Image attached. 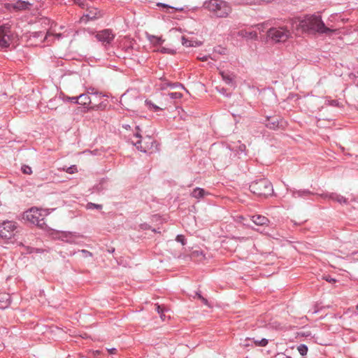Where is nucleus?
Listing matches in <instances>:
<instances>
[{"label":"nucleus","mask_w":358,"mask_h":358,"mask_svg":"<svg viewBox=\"0 0 358 358\" xmlns=\"http://www.w3.org/2000/svg\"><path fill=\"white\" fill-rule=\"evenodd\" d=\"M3 345L1 344H0V350H1L3 349Z\"/></svg>","instance_id":"50"},{"label":"nucleus","mask_w":358,"mask_h":358,"mask_svg":"<svg viewBox=\"0 0 358 358\" xmlns=\"http://www.w3.org/2000/svg\"><path fill=\"white\" fill-rule=\"evenodd\" d=\"M182 43L184 46L186 47H194L197 45V43L194 44V41L189 40L188 38H186L185 36L182 37Z\"/></svg>","instance_id":"25"},{"label":"nucleus","mask_w":358,"mask_h":358,"mask_svg":"<svg viewBox=\"0 0 358 358\" xmlns=\"http://www.w3.org/2000/svg\"><path fill=\"white\" fill-rule=\"evenodd\" d=\"M87 94H88V95H90V94L98 95L99 97H103L104 96V95H103L102 93L98 92V90L96 89H95L94 87H89V88H87Z\"/></svg>","instance_id":"26"},{"label":"nucleus","mask_w":358,"mask_h":358,"mask_svg":"<svg viewBox=\"0 0 358 358\" xmlns=\"http://www.w3.org/2000/svg\"><path fill=\"white\" fill-rule=\"evenodd\" d=\"M66 99L71 102V103H76V104H78V102H79V98H78V96H71V97H69L68 96L66 98Z\"/></svg>","instance_id":"39"},{"label":"nucleus","mask_w":358,"mask_h":358,"mask_svg":"<svg viewBox=\"0 0 358 358\" xmlns=\"http://www.w3.org/2000/svg\"><path fill=\"white\" fill-rule=\"evenodd\" d=\"M162 83L160 84V89L164 90H166L167 87L171 88H176V87H181L182 89H185V87L182 84L180 83H171L167 80L166 78H161Z\"/></svg>","instance_id":"16"},{"label":"nucleus","mask_w":358,"mask_h":358,"mask_svg":"<svg viewBox=\"0 0 358 358\" xmlns=\"http://www.w3.org/2000/svg\"><path fill=\"white\" fill-rule=\"evenodd\" d=\"M26 218L28 221L41 229H43L46 225L44 215L42 214V210L37 208H31L29 211H27Z\"/></svg>","instance_id":"6"},{"label":"nucleus","mask_w":358,"mask_h":358,"mask_svg":"<svg viewBox=\"0 0 358 358\" xmlns=\"http://www.w3.org/2000/svg\"><path fill=\"white\" fill-rule=\"evenodd\" d=\"M52 235L53 238L55 239H59L69 243H76V239L78 238L83 237V236L80 234H77L76 233H73L70 231H56L52 232Z\"/></svg>","instance_id":"10"},{"label":"nucleus","mask_w":358,"mask_h":358,"mask_svg":"<svg viewBox=\"0 0 358 358\" xmlns=\"http://www.w3.org/2000/svg\"><path fill=\"white\" fill-rule=\"evenodd\" d=\"M248 340L252 341L255 346L259 347H266L268 343V341L266 338H262L261 340H258L253 338H249Z\"/></svg>","instance_id":"20"},{"label":"nucleus","mask_w":358,"mask_h":358,"mask_svg":"<svg viewBox=\"0 0 358 358\" xmlns=\"http://www.w3.org/2000/svg\"><path fill=\"white\" fill-rule=\"evenodd\" d=\"M96 38L105 46L110 45L115 38V34L110 29H103L97 32Z\"/></svg>","instance_id":"11"},{"label":"nucleus","mask_w":358,"mask_h":358,"mask_svg":"<svg viewBox=\"0 0 358 358\" xmlns=\"http://www.w3.org/2000/svg\"><path fill=\"white\" fill-rule=\"evenodd\" d=\"M134 145L138 150L143 152H152L154 147H155V150H158L157 142L151 136H146L143 139H139L134 143Z\"/></svg>","instance_id":"8"},{"label":"nucleus","mask_w":358,"mask_h":358,"mask_svg":"<svg viewBox=\"0 0 358 358\" xmlns=\"http://www.w3.org/2000/svg\"><path fill=\"white\" fill-rule=\"evenodd\" d=\"M287 190L291 193L293 198H302L308 199L310 196L313 195L314 193L310 192L309 189H296L294 188H287Z\"/></svg>","instance_id":"13"},{"label":"nucleus","mask_w":358,"mask_h":358,"mask_svg":"<svg viewBox=\"0 0 358 358\" xmlns=\"http://www.w3.org/2000/svg\"><path fill=\"white\" fill-rule=\"evenodd\" d=\"M322 197L324 198V199H327V198H329L334 201H336L341 204H343V203H348V199L343 196L341 194H338L337 193H326V194H322Z\"/></svg>","instance_id":"14"},{"label":"nucleus","mask_w":358,"mask_h":358,"mask_svg":"<svg viewBox=\"0 0 358 358\" xmlns=\"http://www.w3.org/2000/svg\"><path fill=\"white\" fill-rule=\"evenodd\" d=\"M323 279L325 280L327 282L330 283H335L336 282V280L334 278H332L329 275H325L323 276Z\"/></svg>","instance_id":"36"},{"label":"nucleus","mask_w":358,"mask_h":358,"mask_svg":"<svg viewBox=\"0 0 358 358\" xmlns=\"http://www.w3.org/2000/svg\"><path fill=\"white\" fill-rule=\"evenodd\" d=\"M31 6L29 1L18 0L12 4V7L15 10H24L29 9Z\"/></svg>","instance_id":"18"},{"label":"nucleus","mask_w":358,"mask_h":358,"mask_svg":"<svg viewBox=\"0 0 358 358\" xmlns=\"http://www.w3.org/2000/svg\"><path fill=\"white\" fill-rule=\"evenodd\" d=\"M17 224L13 221L5 220L0 222V238L11 239L15 236Z\"/></svg>","instance_id":"7"},{"label":"nucleus","mask_w":358,"mask_h":358,"mask_svg":"<svg viewBox=\"0 0 358 358\" xmlns=\"http://www.w3.org/2000/svg\"><path fill=\"white\" fill-rule=\"evenodd\" d=\"M357 309H358V305L357 306Z\"/></svg>","instance_id":"52"},{"label":"nucleus","mask_w":358,"mask_h":358,"mask_svg":"<svg viewBox=\"0 0 358 358\" xmlns=\"http://www.w3.org/2000/svg\"><path fill=\"white\" fill-rule=\"evenodd\" d=\"M196 295L197 296V298L200 300L203 298V296H201V294L199 292H196Z\"/></svg>","instance_id":"45"},{"label":"nucleus","mask_w":358,"mask_h":358,"mask_svg":"<svg viewBox=\"0 0 358 358\" xmlns=\"http://www.w3.org/2000/svg\"><path fill=\"white\" fill-rule=\"evenodd\" d=\"M159 315H160V317L164 320V317L165 316L164 314V312L159 313Z\"/></svg>","instance_id":"47"},{"label":"nucleus","mask_w":358,"mask_h":358,"mask_svg":"<svg viewBox=\"0 0 358 358\" xmlns=\"http://www.w3.org/2000/svg\"><path fill=\"white\" fill-rule=\"evenodd\" d=\"M78 104L83 106H90L89 107H87V110H104L107 106V103L104 101H101L99 104H93L91 101L90 96L87 93L80 94L78 96Z\"/></svg>","instance_id":"9"},{"label":"nucleus","mask_w":358,"mask_h":358,"mask_svg":"<svg viewBox=\"0 0 358 358\" xmlns=\"http://www.w3.org/2000/svg\"><path fill=\"white\" fill-rule=\"evenodd\" d=\"M221 76L222 77L223 80L228 85L233 84L234 78L232 75H230L227 73L221 72Z\"/></svg>","instance_id":"22"},{"label":"nucleus","mask_w":358,"mask_h":358,"mask_svg":"<svg viewBox=\"0 0 358 358\" xmlns=\"http://www.w3.org/2000/svg\"><path fill=\"white\" fill-rule=\"evenodd\" d=\"M103 208V206L101 204H96L92 202H88L86 205L87 209H97V210H101Z\"/></svg>","instance_id":"27"},{"label":"nucleus","mask_w":358,"mask_h":358,"mask_svg":"<svg viewBox=\"0 0 358 358\" xmlns=\"http://www.w3.org/2000/svg\"><path fill=\"white\" fill-rule=\"evenodd\" d=\"M191 257L192 258L199 257L200 259H203L204 257V255L201 251L195 250L191 253Z\"/></svg>","instance_id":"32"},{"label":"nucleus","mask_w":358,"mask_h":358,"mask_svg":"<svg viewBox=\"0 0 358 358\" xmlns=\"http://www.w3.org/2000/svg\"><path fill=\"white\" fill-rule=\"evenodd\" d=\"M251 220L257 226L267 225L269 222L268 219L261 215H255L251 217Z\"/></svg>","instance_id":"17"},{"label":"nucleus","mask_w":358,"mask_h":358,"mask_svg":"<svg viewBox=\"0 0 358 358\" xmlns=\"http://www.w3.org/2000/svg\"><path fill=\"white\" fill-rule=\"evenodd\" d=\"M203 7L217 17H227L231 12L230 4L223 0L206 1Z\"/></svg>","instance_id":"2"},{"label":"nucleus","mask_w":358,"mask_h":358,"mask_svg":"<svg viewBox=\"0 0 358 358\" xmlns=\"http://www.w3.org/2000/svg\"><path fill=\"white\" fill-rule=\"evenodd\" d=\"M33 38H40L43 37V40L46 39L48 37V34L44 36V34L43 31H34L31 35Z\"/></svg>","instance_id":"31"},{"label":"nucleus","mask_w":358,"mask_h":358,"mask_svg":"<svg viewBox=\"0 0 358 358\" xmlns=\"http://www.w3.org/2000/svg\"><path fill=\"white\" fill-rule=\"evenodd\" d=\"M250 190L258 196L267 197L273 193L272 183L266 178H260L252 181L250 185Z\"/></svg>","instance_id":"3"},{"label":"nucleus","mask_w":358,"mask_h":358,"mask_svg":"<svg viewBox=\"0 0 358 358\" xmlns=\"http://www.w3.org/2000/svg\"><path fill=\"white\" fill-rule=\"evenodd\" d=\"M80 252L82 253L83 256L85 258L92 256V252L86 250H81Z\"/></svg>","instance_id":"40"},{"label":"nucleus","mask_w":358,"mask_h":358,"mask_svg":"<svg viewBox=\"0 0 358 358\" xmlns=\"http://www.w3.org/2000/svg\"><path fill=\"white\" fill-rule=\"evenodd\" d=\"M73 3L78 5L81 8H84L85 6V0H72Z\"/></svg>","instance_id":"37"},{"label":"nucleus","mask_w":358,"mask_h":358,"mask_svg":"<svg viewBox=\"0 0 358 358\" xmlns=\"http://www.w3.org/2000/svg\"><path fill=\"white\" fill-rule=\"evenodd\" d=\"M357 61H358V58H357Z\"/></svg>","instance_id":"53"},{"label":"nucleus","mask_w":358,"mask_h":358,"mask_svg":"<svg viewBox=\"0 0 358 358\" xmlns=\"http://www.w3.org/2000/svg\"><path fill=\"white\" fill-rule=\"evenodd\" d=\"M291 36L289 30L286 27H271L267 31V37L275 43L285 42Z\"/></svg>","instance_id":"4"},{"label":"nucleus","mask_w":358,"mask_h":358,"mask_svg":"<svg viewBox=\"0 0 358 358\" xmlns=\"http://www.w3.org/2000/svg\"><path fill=\"white\" fill-rule=\"evenodd\" d=\"M148 39L154 45H160L164 41L161 37L153 35L149 36Z\"/></svg>","instance_id":"21"},{"label":"nucleus","mask_w":358,"mask_h":358,"mask_svg":"<svg viewBox=\"0 0 358 358\" xmlns=\"http://www.w3.org/2000/svg\"><path fill=\"white\" fill-rule=\"evenodd\" d=\"M57 37H60V36H61V34H57Z\"/></svg>","instance_id":"51"},{"label":"nucleus","mask_w":358,"mask_h":358,"mask_svg":"<svg viewBox=\"0 0 358 358\" xmlns=\"http://www.w3.org/2000/svg\"><path fill=\"white\" fill-rule=\"evenodd\" d=\"M117 350L115 348H111L108 350V352L110 354H115Z\"/></svg>","instance_id":"44"},{"label":"nucleus","mask_w":358,"mask_h":358,"mask_svg":"<svg viewBox=\"0 0 358 358\" xmlns=\"http://www.w3.org/2000/svg\"><path fill=\"white\" fill-rule=\"evenodd\" d=\"M23 173L30 175L32 173L31 168L27 165H23L21 168Z\"/></svg>","instance_id":"33"},{"label":"nucleus","mask_w":358,"mask_h":358,"mask_svg":"<svg viewBox=\"0 0 358 358\" xmlns=\"http://www.w3.org/2000/svg\"><path fill=\"white\" fill-rule=\"evenodd\" d=\"M176 241L180 243L182 245L186 244V239L183 235H178L176 238Z\"/></svg>","instance_id":"34"},{"label":"nucleus","mask_w":358,"mask_h":358,"mask_svg":"<svg viewBox=\"0 0 358 358\" xmlns=\"http://www.w3.org/2000/svg\"><path fill=\"white\" fill-rule=\"evenodd\" d=\"M241 36L244 37H249L250 38H257V34L256 31H241L240 32Z\"/></svg>","instance_id":"24"},{"label":"nucleus","mask_w":358,"mask_h":358,"mask_svg":"<svg viewBox=\"0 0 358 358\" xmlns=\"http://www.w3.org/2000/svg\"><path fill=\"white\" fill-rule=\"evenodd\" d=\"M168 96L171 99H180L182 97V94L180 92H170Z\"/></svg>","instance_id":"30"},{"label":"nucleus","mask_w":358,"mask_h":358,"mask_svg":"<svg viewBox=\"0 0 358 358\" xmlns=\"http://www.w3.org/2000/svg\"><path fill=\"white\" fill-rule=\"evenodd\" d=\"M299 26L303 31L308 33L325 34L330 36L337 33L338 29H334L325 25L320 15H306L300 21Z\"/></svg>","instance_id":"1"},{"label":"nucleus","mask_w":358,"mask_h":358,"mask_svg":"<svg viewBox=\"0 0 358 358\" xmlns=\"http://www.w3.org/2000/svg\"><path fill=\"white\" fill-rule=\"evenodd\" d=\"M114 251H115V248H111L110 250H108V252H110V253L114 252Z\"/></svg>","instance_id":"48"},{"label":"nucleus","mask_w":358,"mask_h":358,"mask_svg":"<svg viewBox=\"0 0 358 358\" xmlns=\"http://www.w3.org/2000/svg\"><path fill=\"white\" fill-rule=\"evenodd\" d=\"M11 303V297L8 293H0V309L8 308Z\"/></svg>","instance_id":"15"},{"label":"nucleus","mask_w":358,"mask_h":358,"mask_svg":"<svg viewBox=\"0 0 358 358\" xmlns=\"http://www.w3.org/2000/svg\"><path fill=\"white\" fill-rule=\"evenodd\" d=\"M164 308L163 306H161L159 305H157L156 310L157 311V313L159 314L162 313V312H164Z\"/></svg>","instance_id":"42"},{"label":"nucleus","mask_w":358,"mask_h":358,"mask_svg":"<svg viewBox=\"0 0 358 358\" xmlns=\"http://www.w3.org/2000/svg\"><path fill=\"white\" fill-rule=\"evenodd\" d=\"M145 103V105L148 107V108L152 109L155 112L162 110V108L153 103L150 100L146 99Z\"/></svg>","instance_id":"23"},{"label":"nucleus","mask_w":358,"mask_h":358,"mask_svg":"<svg viewBox=\"0 0 358 358\" xmlns=\"http://www.w3.org/2000/svg\"><path fill=\"white\" fill-rule=\"evenodd\" d=\"M136 132L134 134V136L136 137V138H138L140 139H142V136L140 134V128H139V126H136Z\"/></svg>","instance_id":"41"},{"label":"nucleus","mask_w":358,"mask_h":358,"mask_svg":"<svg viewBox=\"0 0 358 358\" xmlns=\"http://www.w3.org/2000/svg\"><path fill=\"white\" fill-rule=\"evenodd\" d=\"M13 38L11 31V25L6 23L0 26V48H8L10 47Z\"/></svg>","instance_id":"5"},{"label":"nucleus","mask_w":358,"mask_h":358,"mask_svg":"<svg viewBox=\"0 0 358 358\" xmlns=\"http://www.w3.org/2000/svg\"><path fill=\"white\" fill-rule=\"evenodd\" d=\"M201 301H202V303H203V304H205V305H206V306H208V300H207L206 298L203 297V298L201 299Z\"/></svg>","instance_id":"43"},{"label":"nucleus","mask_w":358,"mask_h":358,"mask_svg":"<svg viewBox=\"0 0 358 358\" xmlns=\"http://www.w3.org/2000/svg\"><path fill=\"white\" fill-rule=\"evenodd\" d=\"M266 127L270 129L276 130L283 128V119L276 116H268L266 119Z\"/></svg>","instance_id":"12"},{"label":"nucleus","mask_w":358,"mask_h":358,"mask_svg":"<svg viewBox=\"0 0 358 358\" xmlns=\"http://www.w3.org/2000/svg\"><path fill=\"white\" fill-rule=\"evenodd\" d=\"M297 350L301 355H306L308 352V347L304 344H301L298 346Z\"/></svg>","instance_id":"28"},{"label":"nucleus","mask_w":358,"mask_h":358,"mask_svg":"<svg viewBox=\"0 0 358 358\" xmlns=\"http://www.w3.org/2000/svg\"><path fill=\"white\" fill-rule=\"evenodd\" d=\"M77 171L78 170L76 165L71 166L66 169V172L70 174H73Z\"/></svg>","instance_id":"38"},{"label":"nucleus","mask_w":358,"mask_h":358,"mask_svg":"<svg viewBox=\"0 0 358 358\" xmlns=\"http://www.w3.org/2000/svg\"><path fill=\"white\" fill-rule=\"evenodd\" d=\"M157 6L158 7H163V8H171V9H173V10H175L176 11H183L184 10L183 8H175V7L170 6L168 4L163 3H157Z\"/></svg>","instance_id":"29"},{"label":"nucleus","mask_w":358,"mask_h":358,"mask_svg":"<svg viewBox=\"0 0 358 358\" xmlns=\"http://www.w3.org/2000/svg\"><path fill=\"white\" fill-rule=\"evenodd\" d=\"M159 51L162 53H168L171 55H173L176 52L175 50L164 47H162Z\"/></svg>","instance_id":"35"},{"label":"nucleus","mask_w":358,"mask_h":358,"mask_svg":"<svg viewBox=\"0 0 358 358\" xmlns=\"http://www.w3.org/2000/svg\"><path fill=\"white\" fill-rule=\"evenodd\" d=\"M239 148L242 151L245 149V145L243 144V145H240Z\"/></svg>","instance_id":"46"},{"label":"nucleus","mask_w":358,"mask_h":358,"mask_svg":"<svg viewBox=\"0 0 358 358\" xmlns=\"http://www.w3.org/2000/svg\"><path fill=\"white\" fill-rule=\"evenodd\" d=\"M208 194V192H206L203 188L200 187H196L193 189V191L191 192L190 195L196 199H201L205 195Z\"/></svg>","instance_id":"19"},{"label":"nucleus","mask_w":358,"mask_h":358,"mask_svg":"<svg viewBox=\"0 0 358 358\" xmlns=\"http://www.w3.org/2000/svg\"><path fill=\"white\" fill-rule=\"evenodd\" d=\"M202 61H206L207 60V58L206 57H202V59H201Z\"/></svg>","instance_id":"49"}]
</instances>
